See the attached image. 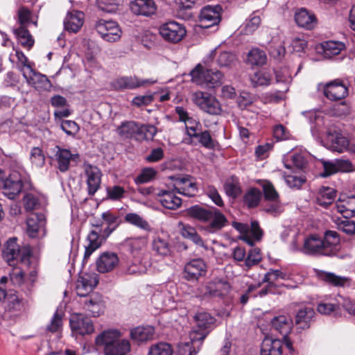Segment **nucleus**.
I'll return each mask as SVG.
<instances>
[{"mask_svg": "<svg viewBox=\"0 0 355 355\" xmlns=\"http://www.w3.org/2000/svg\"><path fill=\"white\" fill-rule=\"evenodd\" d=\"M338 228L347 234H355V223L349 219L348 216H346L343 220H340L338 223Z\"/></svg>", "mask_w": 355, "mask_h": 355, "instance_id": "obj_58", "label": "nucleus"}, {"mask_svg": "<svg viewBox=\"0 0 355 355\" xmlns=\"http://www.w3.org/2000/svg\"><path fill=\"white\" fill-rule=\"evenodd\" d=\"M207 272V264L202 259H193L187 263L184 268V278L187 281L196 282Z\"/></svg>", "mask_w": 355, "mask_h": 355, "instance_id": "obj_15", "label": "nucleus"}, {"mask_svg": "<svg viewBox=\"0 0 355 355\" xmlns=\"http://www.w3.org/2000/svg\"><path fill=\"white\" fill-rule=\"evenodd\" d=\"M236 60V56L230 51H221L216 58V62L220 67H231Z\"/></svg>", "mask_w": 355, "mask_h": 355, "instance_id": "obj_51", "label": "nucleus"}, {"mask_svg": "<svg viewBox=\"0 0 355 355\" xmlns=\"http://www.w3.org/2000/svg\"><path fill=\"white\" fill-rule=\"evenodd\" d=\"M271 325L273 330L285 336L290 334L293 327V321L289 317L279 315L272 320Z\"/></svg>", "mask_w": 355, "mask_h": 355, "instance_id": "obj_34", "label": "nucleus"}, {"mask_svg": "<svg viewBox=\"0 0 355 355\" xmlns=\"http://www.w3.org/2000/svg\"><path fill=\"white\" fill-rule=\"evenodd\" d=\"M22 188L23 183L20 174L17 171H13L5 180L2 192L9 199H14L20 193Z\"/></svg>", "mask_w": 355, "mask_h": 355, "instance_id": "obj_17", "label": "nucleus"}, {"mask_svg": "<svg viewBox=\"0 0 355 355\" xmlns=\"http://www.w3.org/2000/svg\"><path fill=\"white\" fill-rule=\"evenodd\" d=\"M328 141L331 142V148L333 150L342 153L349 146L348 139L340 133L330 134Z\"/></svg>", "mask_w": 355, "mask_h": 355, "instance_id": "obj_43", "label": "nucleus"}, {"mask_svg": "<svg viewBox=\"0 0 355 355\" xmlns=\"http://www.w3.org/2000/svg\"><path fill=\"white\" fill-rule=\"evenodd\" d=\"M187 215L206 225V230L210 233H216L225 227L228 220L225 216L214 207H204L196 205L187 209Z\"/></svg>", "mask_w": 355, "mask_h": 355, "instance_id": "obj_3", "label": "nucleus"}, {"mask_svg": "<svg viewBox=\"0 0 355 355\" xmlns=\"http://www.w3.org/2000/svg\"><path fill=\"white\" fill-rule=\"evenodd\" d=\"M271 80V74L262 70L255 72L250 77L251 83L254 87L267 86L270 83Z\"/></svg>", "mask_w": 355, "mask_h": 355, "instance_id": "obj_49", "label": "nucleus"}, {"mask_svg": "<svg viewBox=\"0 0 355 355\" xmlns=\"http://www.w3.org/2000/svg\"><path fill=\"white\" fill-rule=\"evenodd\" d=\"M182 235L198 245H202L203 241L200 236L197 233L196 230L191 226H185L182 230Z\"/></svg>", "mask_w": 355, "mask_h": 355, "instance_id": "obj_55", "label": "nucleus"}, {"mask_svg": "<svg viewBox=\"0 0 355 355\" xmlns=\"http://www.w3.org/2000/svg\"><path fill=\"white\" fill-rule=\"evenodd\" d=\"M85 172L87 175L88 194L94 196L100 188L101 182V171L96 166L87 164L85 166Z\"/></svg>", "mask_w": 355, "mask_h": 355, "instance_id": "obj_23", "label": "nucleus"}, {"mask_svg": "<svg viewBox=\"0 0 355 355\" xmlns=\"http://www.w3.org/2000/svg\"><path fill=\"white\" fill-rule=\"evenodd\" d=\"M231 286L227 281L217 279L207 283L198 289V295L202 299L223 297L229 294Z\"/></svg>", "mask_w": 355, "mask_h": 355, "instance_id": "obj_7", "label": "nucleus"}, {"mask_svg": "<svg viewBox=\"0 0 355 355\" xmlns=\"http://www.w3.org/2000/svg\"><path fill=\"white\" fill-rule=\"evenodd\" d=\"M124 220L127 223L148 232H151L153 230L149 223L136 213L126 214L124 216Z\"/></svg>", "mask_w": 355, "mask_h": 355, "instance_id": "obj_40", "label": "nucleus"}, {"mask_svg": "<svg viewBox=\"0 0 355 355\" xmlns=\"http://www.w3.org/2000/svg\"><path fill=\"white\" fill-rule=\"evenodd\" d=\"M4 260L10 265L12 266L15 261L20 259L23 261L25 258L24 255L21 254V250L19 245L17 243V239H10L4 245L2 252Z\"/></svg>", "mask_w": 355, "mask_h": 355, "instance_id": "obj_25", "label": "nucleus"}, {"mask_svg": "<svg viewBox=\"0 0 355 355\" xmlns=\"http://www.w3.org/2000/svg\"><path fill=\"white\" fill-rule=\"evenodd\" d=\"M152 246L153 250L160 255L167 256L171 254V246L166 239L155 237L153 241Z\"/></svg>", "mask_w": 355, "mask_h": 355, "instance_id": "obj_47", "label": "nucleus"}, {"mask_svg": "<svg viewBox=\"0 0 355 355\" xmlns=\"http://www.w3.org/2000/svg\"><path fill=\"white\" fill-rule=\"evenodd\" d=\"M266 60L265 52L259 49H252L248 54L247 62L252 66H262Z\"/></svg>", "mask_w": 355, "mask_h": 355, "instance_id": "obj_46", "label": "nucleus"}, {"mask_svg": "<svg viewBox=\"0 0 355 355\" xmlns=\"http://www.w3.org/2000/svg\"><path fill=\"white\" fill-rule=\"evenodd\" d=\"M197 329L190 334L191 342L180 343L178 346L177 355H196L198 349H196L202 344L209 331L214 325L216 320L209 313L198 312L194 316Z\"/></svg>", "mask_w": 355, "mask_h": 355, "instance_id": "obj_2", "label": "nucleus"}, {"mask_svg": "<svg viewBox=\"0 0 355 355\" xmlns=\"http://www.w3.org/2000/svg\"><path fill=\"white\" fill-rule=\"evenodd\" d=\"M148 243V237L137 236V237H128L126 238L122 243V245L131 254H135L139 251L141 250L146 247Z\"/></svg>", "mask_w": 355, "mask_h": 355, "instance_id": "obj_37", "label": "nucleus"}, {"mask_svg": "<svg viewBox=\"0 0 355 355\" xmlns=\"http://www.w3.org/2000/svg\"><path fill=\"white\" fill-rule=\"evenodd\" d=\"M157 133V128L153 125H140L139 135H144L145 139H153Z\"/></svg>", "mask_w": 355, "mask_h": 355, "instance_id": "obj_62", "label": "nucleus"}, {"mask_svg": "<svg viewBox=\"0 0 355 355\" xmlns=\"http://www.w3.org/2000/svg\"><path fill=\"white\" fill-rule=\"evenodd\" d=\"M101 218L103 219V223L101 224H96L94 226L99 228L103 225V224L106 225V227L103 232V236L105 238L108 237L114 230H116L122 223V220L118 214H114L110 211L103 212L101 214Z\"/></svg>", "mask_w": 355, "mask_h": 355, "instance_id": "obj_27", "label": "nucleus"}, {"mask_svg": "<svg viewBox=\"0 0 355 355\" xmlns=\"http://www.w3.org/2000/svg\"><path fill=\"white\" fill-rule=\"evenodd\" d=\"M261 24V18L259 16L253 13L249 19H248L244 25V31L245 34H251L257 29Z\"/></svg>", "mask_w": 355, "mask_h": 355, "instance_id": "obj_56", "label": "nucleus"}, {"mask_svg": "<svg viewBox=\"0 0 355 355\" xmlns=\"http://www.w3.org/2000/svg\"><path fill=\"white\" fill-rule=\"evenodd\" d=\"M69 324L72 333L81 336L91 334L94 331L91 319L85 317L83 313H72L70 316Z\"/></svg>", "mask_w": 355, "mask_h": 355, "instance_id": "obj_13", "label": "nucleus"}, {"mask_svg": "<svg viewBox=\"0 0 355 355\" xmlns=\"http://www.w3.org/2000/svg\"><path fill=\"white\" fill-rule=\"evenodd\" d=\"M193 138L197 139L198 143L207 149H213L216 146V141L209 130L198 131L196 134L193 133Z\"/></svg>", "mask_w": 355, "mask_h": 355, "instance_id": "obj_48", "label": "nucleus"}, {"mask_svg": "<svg viewBox=\"0 0 355 355\" xmlns=\"http://www.w3.org/2000/svg\"><path fill=\"white\" fill-rule=\"evenodd\" d=\"M45 224L44 214H31L26 221L28 235L31 238L44 236L45 235Z\"/></svg>", "mask_w": 355, "mask_h": 355, "instance_id": "obj_18", "label": "nucleus"}, {"mask_svg": "<svg viewBox=\"0 0 355 355\" xmlns=\"http://www.w3.org/2000/svg\"><path fill=\"white\" fill-rule=\"evenodd\" d=\"M119 259L117 254L112 252H104L96 261V269L101 273L112 271L119 264Z\"/></svg>", "mask_w": 355, "mask_h": 355, "instance_id": "obj_22", "label": "nucleus"}, {"mask_svg": "<svg viewBox=\"0 0 355 355\" xmlns=\"http://www.w3.org/2000/svg\"><path fill=\"white\" fill-rule=\"evenodd\" d=\"M295 20L299 26L312 29L316 24V18L305 8H301L295 12Z\"/></svg>", "mask_w": 355, "mask_h": 355, "instance_id": "obj_35", "label": "nucleus"}, {"mask_svg": "<svg viewBox=\"0 0 355 355\" xmlns=\"http://www.w3.org/2000/svg\"><path fill=\"white\" fill-rule=\"evenodd\" d=\"M336 196V190L332 187L322 186L316 194L315 202L318 205L327 207L331 205Z\"/></svg>", "mask_w": 355, "mask_h": 355, "instance_id": "obj_33", "label": "nucleus"}, {"mask_svg": "<svg viewBox=\"0 0 355 355\" xmlns=\"http://www.w3.org/2000/svg\"><path fill=\"white\" fill-rule=\"evenodd\" d=\"M157 82L156 80L140 79L137 76H121L115 79L112 87L119 91L132 90L146 85H153Z\"/></svg>", "mask_w": 355, "mask_h": 355, "instance_id": "obj_11", "label": "nucleus"}, {"mask_svg": "<svg viewBox=\"0 0 355 355\" xmlns=\"http://www.w3.org/2000/svg\"><path fill=\"white\" fill-rule=\"evenodd\" d=\"M316 276L321 280L334 286L344 287L349 286L350 279L346 277L339 276L333 272L315 270Z\"/></svg>", "mask_w": 355, "mask_h": 355, "instance_id": "obj_31", "label": "nucleus"}, {"mask_svg": "<svg viewBox=\"0 0 355 355\" xmlns=\"http://www.w3.org/2000/svg\"><path fill=\"white\" fill-rule=\"evenodd\" d=\"M131 12L136 15L150 17L157 10V6L153 0H134L130 3Z\"/></svg>", "mask_w": 355, "mask_h": 355, "instance_id": "obj_24", "label": "nucleus"}, {"mask_svg": "<svg viewBox=\"0 0 355 355\" xmlns=\"http://www.w3.org/2000/svg\"><path fill=\"white\" fill-rule=\"evenodd\" d=\"M84 309L93 317L99 316L104 310L102 297L98 293H92L83 302Z\"/></svg>", "mask_w": 355, "mask_h": 355, "instance_id": "obj_26", "label": "nucleus"}, {"mask_svg": "<svg viewBox=\"0 0 355 355\" xmlns=\"http://www.w3.org/2000/svg\"><path fill=\"white\" fill-rule=\"evenodd\" d=\"M23 76L28 85L39 92L49 91L52 84L46 76L36 72L31 67H26L23 69Z\"/></svg>", "mask_w": 355, "mask_h": 355, "instance_id": "obj_10", "label": "nucleus"}, {"mask_svg": "<svg viewBox=\"0 0 355 355\" xmlns=\"http://www.w3.org/2000/svg\"><path fill=\"white\" fill-rule=\"evenodd\" d=\"M53 151L55 152L57 167L62 173L69 170L71 160L76 161L79 157L78 154H72L69 150L61 148L58 146H55Z\"/></svg>", "mask_w": 355, "mask_h": 355, "instance_id": "obj_21", "label": "nucleus"}, {"mask_svg": "<svg viewBox=\"0 0 355 355\" xmlns=\"http://www.w3.org/2000/svg\"><path fill=\"white\" fill-rule=\"evenodd\" d=\"M290 159L294 166L297 168L302 169L307 164L305 156L302 153H293L287 156V159Z\"/></svg>", "mask_w": 355, "mask_h": 355, "instance_id": "obj_61", "label": "nucleus"}, {"mask_svg": "<svg viewBox=\"0 0 355 355\" xmlns=\"http://www.w3.org/2000/svg\"><path fill=\"white\" fill-rule=\"evenodd\" d=\"M340 250V240L338 234L335 231L327 230L323 238L315 234L306 238L300 251L308 255L334 257Z\"/></svg>", "mask_w": 355, "mask_h": 355, "instance_id": "obj_1", "label": "nucleus"}, {"mask_svg": "<svg viewBox=\"0 0 355 355\" xmlns=\"http://www.w3.org/2000/svg\"><path fill=\"white\" fill-rule=\"evenodd\" d=\"M84 21V14L79 11L68 12L64 20V28L70 32L76 33L82 27Z\"/></svg>", "mask_w": 355, "mask_h": 355, "instance_id": "obj_32", "label": "nucleus"}, {"mask_svg": "<svg viewBox=\"0 0 355 355\" xmlns=\"http://www.w3.org/2000/svg\"><path fill=\"white\" fill-rule=\"evenodd\" d=\"M61 128L62 130L68 135L73 136L75 135L79 130V127L78 124L71 120H64L61 123Z\"/></svg>", "mask_w": 355, "mask_h": 355, "instance_id": "obj_59", "label": "nucleus"}, {"mask_svg": "<svg viewBox=\"0 0 355 355\" xmlns=\"http://www.w3.org/2000/svg\"><path fill=\"white\" fill-rule=\"evenodd\" d=\"M139 123L135 121L123 122L117 129L119 135L125 138H131L135 135H139Z\"/></svg>", "mask_w": 355, "mask_h": 355, "instance_id": "obj_44", "label": "nucleus"}, {"mask_svg": "<svg viewBox=\"0 0 355 355\" xmlns=\"http://www.w3.org/2000/svg\"><path fill=\"white\" fill-rule=\"evenodd\" d=\"M333 110L338 116H346L350 114L352 107L347 101H343L335 105Z\"/></svg>", "mask_w": 355, "mask_h": 355, "instance_id": "obj_63", "label": "nucleus"}, {"mask_svg": "<svg viewBox=\"0 0 355 355\" xmlns=\"http://www.w3.org/2000/svg\"><path fill=\"white\" fill-rule=\"evenodd\" d=\"M173 349L169 344L159 343L150 347L148 355H173Z\"/></svg>", "mask_w": 355, "mask_h": 355, "instance_id": "obj_50", "label": "nucleus"}, {"mask_svg": "<svg viewBox=\"0 0 355 355\" xmlns=\"http://www.w3.org/2000/svg\"><path fill=\"white\" fill-rule=\"evenodd\" d=\"M315 311L312 307L306 306L297 311L295 322L297 329H306L311 326V322L315 316Z\"/></svg>", "mask_w": 355, "mask_h": 355, "instance_id": "obj_30", "label": "nucleus"}, {"mask_svg": "<svg viewBox=\"0 0 355 355\" xmlns=\"http://www.w3.org/2000/svg\"><path fill=\"white\" fill-rule=\"evenodd\" d=\"M19 43L28 49L32 48L34 44V40L31 35L29 31L26 26H20L18 28L14 31Z\"/></svg>", "mask_w": 355, "mask_h": 355, "instance_id": "obj_42", "label": "nucleus"}, {"mask_svg": "<svg viewBox=\"0 0 355 355\" xmlns=\"http://www.w3.org/2000/svg\"><path fill=\"white\" fill-rule=\"evenodd\" d=\"M224 189L227 196L232 198L240 196L242 190L239 178L234 175L227 178L224 184Z\"/></svg>", "mask_w": 355, "mask_h": 355, "instance_id": "obj_41", "label": "nucleus"}, {"mask_svg": "<svg viewBox=\"0 0 355 355\" xmlns=\"http://www.w3.org/2000/svg\"><path fill=\"white\" fill-rule=\"evenodd\" d=\"M88 244L85 245L83 262H87L92 254L101 245V239L98 232L92 230L87 237Z\"/></svg>", "mask_w": 355, "mask_h": 355, "instance_id": "obj_38", "label": "nucleus"}, {"mask_svg": "<svg viewBox=\"0 0 355 355\" xmlns=\"http://www.w3.org/2000/svg\"><path fill=\"white\" fill-rule=\"evenodd\" d=\"M98 283L96 273H84L77 280L76 291L78 296L87 297Z\"/></svg>", "mask_w": 355, "mask_h": 355, "instance_id": "obj_19", "label": "nucleus"}, {"mask_svg": "<svg viewBox=\"0 0 355 355\" xmlns=\"http://www.w3.org/2000/svg\"><path fill=\"white\" fill-rule=\"evenodd\" d=\"M155 330L151 326H141L130 331L131 338L138 343L146 342L153 339Z\"/></svg>", "mask_w": 355, "mask_h": 355, "instance_id": "obj_36", "label": "nucleus"}, {"mask_svg": "<svg viewBox=\"0 0 355 355\" xmlns=\"http://www.w3.org/2000/svg\"><path fill=\"white\" fill-rule=\"evenodd\" d=\"M157 171L150 167L144 168L140 174L135 178V182L137 184L147 183L155 178Z\"/></svg>", "mask_w": 355, "mask_h": 355, "instance_id": "obj_52", "label": "nucleus"}, {"mask_svg": "<svg viewBox=\"0 0 355 355\" xmlns=\"http://www.w3.org/2000/svg\"><path fill=\"white\" fill-rule=\"evenodd\" d=\"M262 198L261 191L255 187L250 188L243 196V201L249 208L257 207Z\"/></svg>", "mask_w": 355, "mask_h": 355, "instance_id": "obj_45", "label": "nucleus"}, {"mask_svg": "<svg viewBox=\"0 0 355 355\" xmlns=\"http://www.w3.org/2000/svg\"><path fill=\"white\" fill-rule=\"evenodd\" d=\"M220 6L204 7L200 14L199 26L202 28H209L218 25L220 21Z\"/></svg>", "mask_w": 355, "mask_h": 355, "instance_id": "obj_16", "label": "nucleus"}, {"mask_svg": "<svg viewBox=\"0 0 355 355\" xmlns=\"http://www.w3.org/2000/svg\"><path fill=\"white\" fill-rule=\"evenodd\" d=\"M261 185L263 189L264 199L268 202L264 210L275 216L282 213L284 210L283 205L281 202L279 195L274 185L268 180L262 181Z\"/></svg>", "mask_w": 355, "mask_h": 355, "instance_id": "obj_6", "label": "nucleus"}, {"mask_svg": "<svg viewBox=\"0 0 355 355\" xmlns=\"http://www.w3.org/2000/svg\"><path fill=\"white\" fill-rule=\"evenodd\" d=\"M275 79L277 83H282L286 84L285 92L288 91V88L287 84L291 80V76L288 69L286 67L282 68L280 70L275 71Z\"/></svg>", "mask_w": 355, "mask_h": 355, "instance_id": "obj_57", "label": "nucleus"}, {"mask_svg": "<svg viewBox=\"0 0 355 355\" xmlns=\"http://www.w3.org/2000/svg\"><path fill=\"white\" fill-rule=\"evenodd\" d=\"M162 205L168 209H176L182 205V199L178 197L174 191L160 190L156 194Z\"/></svg>", "mask_w": 355, "mask_h": 355, "instance_id": "obj_28", "label": "nucleus"}, {"mask_svg": "<svg viewBox=\"0 0 355 355\" xmlns=\"http://www.w3.org/2000/svg\"><path fill=\"white\" fill-rule=\"evenodd\" d=\"M184 123H185L187 135L190 138H193V134H196L200 130L199 127L201 126L200 122L190 116L188 120Z\"/></svg>", "mask_w": 355, "mask_h": 355, "instance_id": "obj_60", "label": "nucleus"}, {"mask_svg": "<svg viewBox=\"0 0 355 355\" xmlns=\"http://www.w3.org/2000/svg\"><path fill=\"white\" fill-rule=\"evenodd\" d=\"M107 196L112 200H119L124 196L125 189L120 186H114L107 189Z\"/></svg>", "mask_w": 355, "mask_h": 355, "instance_id": "obj_64", "label": "nucleus"}, {"mask_svg": "<svg viewBox=\"0 0 355 355\" xmlns=\"http://www.w3.org/2000/svg\"><path fill=\"white\" fill-rule=\"evenodd\" d=\"M345 44L338 41H327L322 44L324 57L326 58H331L335 55L340 54L341 51L345 49Z\"/></svg>", "mask_w": 355, "mask_h": 355, "instance_id": "obj_39", "label": "nucleus"}, {"mask_svg": "<svg viewBox=\"0 0 355 355\" xmlns=\"http://www.w3.org/2000/svg\"><path fill=\"white\" fill-rule=\"evenodd\" d=\"M324 96L330 101H338L348 95V88L340 79H336L322 85Z\"/></svg>", "mask_w": 355, "mask_h": 355, "instance_id": "obj_14", "label": "nucleus"}, {"mask_svg": "<svg viewBox=\"0 0 355 355\" xmlns=\"http://www.w3.org/2000/svg\"><path fill=\"white\" fill-rule=\"evenodd\" d=\"M261 259L260 250L259 248H252L248 252L243 265L249 269L252 266L258 264Z\"/></svg>", "mask_w": 355, "mask_h": 355, "instance_id": "obj_53", "label": "nucleus"}, {"mask_svg": "<svg viewBox=\"0 0 355 355\" xmlns=\"http://www.w3.org/2000/svg\"><path fill=\"white\" fill-rule=\"evenodd\" d=\"M191 100L200 110L209 114H218L220 112L219 102L207 92L197 91L192 94Z\"/></svg>", "mask_w": 355, "mask_h": 355, "instance_id": "obj_8", "label": "nucleus"}, {"mask_svg": "<svg viewBox=\"0 0 355 355\" xmlns=\"http://www.w3.org/2000/svg\"><path fill=\"white\" fill-rule=\"evenodd\" d=\"M283 343L279 338L266 337L261 346V355H282Z\"/></svg>", "mask_w": 355, "mask_h": 355, "instance_id": "obj_29", "label": "nucleus"}, {"mask_svg": "<svg viewBox=\"0 0 355 355\" xmlns=\"http://www.w3.org/2000/svg\"><path fill=\"white\" fill-rule=\"evenodd\" d=\"M191 76L193 83L209 88L219 87L223 83V74L220 71L205 69L200 64L191 71Z\"/></svg>", "mask_w": 355, "mask_h": 355, "instance_id": "obj_5", "label": "nucleus"}, {"mask_svg": "<svg viewBox=\"0 0 355 355\" xmlns=\"http://www.w3.org/2000/svg\"><path fill=\"white\" fill-rule=\"evenodd\" d=\"M62 313L58 310L54 313L50 323L46 326L47 331L55 333L59 331L62 327Z\"/></svg>", "mask_w": 355, "mask_h": 355, "instance_id": "obj_54", "label": "nucleus"}, {"mask_svg": "<svg viewBox=\"0 0 355 355\" xmlns=\"http://www.w3.org/2000/svg\"><path fill=\"white\" fill-rule=\"evenodd\" d=\"M95 342L98 347H103L105 355H126L131 348L128 340L120 339V332L116 329L103 331Z\"/></svg>", "mask_w": 355, "mask_h": 355, "instance_id": "obj_4", "label": "nucleus"}, {"mask_svg": "<svg viewBox=\"0 0 355 355\" xmlns=\"http://www.w3.org/2000/svg\"><path fill=\"white\" fill-rule=\"evenodd\" d=\"M95 29L101 37L106 42H114L121 37V31L116 22L100 19L96 22Z\"/></svg>", "mask_w": 355, "mask_h": 355, "instance_id": "obj_9", "label": "nucleus"}, {"mask_svg": "<svg viewBox=\"0 0 355 355\" xmlns=\"http://www.w3.org/2000/svg\"><path fill=\"white\" fill-rule=\"evenodd\" d=\"M174 188L178 193L187 197L196 196L198 191L194 178L190 175L176 178L174 183Z\"/></svg>", "mask_w": 355, "mask_h": 355, "instance_id": "obj_20", "label": "nucleus"}, {"mask_svg": "<svg viewBox=\"0 0 355 355\" xmlns=\"http://www.w3.org/2000/svg\"><path fill=\"white\" fill-rule=\"evenodd\" d=\"M161 36L166 41L177 43L186 35L185 28L174 21L166 22L160 26L159 29Z\"/></svg>", "mask_w": 355, "mask_h": 355, "instance_id": "obj_12", "label": "nucleus"}]
</instances>
